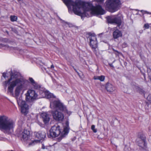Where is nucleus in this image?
<instances>
[{
	"mask_svg": "<svg viewBox=\"0 0 151 151\" xmlns=\"http://www.w3.org/2000/svg\"><path fill=\"white\" fill-rule=\"evenodd\" d=\"M63 2L68 9L72 6L74 13L78 15L84 14L86 17H89L91 15H102L105 13L100 6H93L91 3L84 2L81 0H76L75 2L73 0H63Z\"/></svg>",
	"mask_w": 151,
	"mask_h": 151,
	"instance_id": "1",
	"label": "nucleus"
},
{
	"mask_svg": "<svg viewBox=\"0 0 151 151\" xmlns=\"http://www.w3.org/2000/svg\"><path fill=\"white\" fill-rule=\"evenodd\" d=\"M8 83L9 85L8 87V90L11 93L13 92L14 88L17 85L15 91V94L16 96H17L22 90H25L27 89L28 87V82L23 78L16 79L12 75L8 81L4 82L6 88Z\"/></svg>",
	"mask_w": 151,
	"mask_h": 151,
	"instance_id": "2",
	"label": "nucleus"
},
{
	"mask_svg": "<svg viewBox=\"0 0 151 151\" xmlns=\"http://www.w3.org/2000/svg\"><path fill=\"white\" fill-rule=\"evenodd\" d=\"M43 91H40V95H38L35 91L33 90H29L27 91L26 94V100L28 102H32L36 99L46 97L49 99L51 101L53 98H55V96L54 95L48 91H45V88H42Z\"/></svg>",
	"mask_w": 151,
	"mask_h": 151,
	"instance_id": "3",
	"label": "nucleus"
},
{
	"mask_svg": "<svg viewBox=\"0 0 151 151\" xmlns=\"http://www.w3.org/2000/svg\"><path fill=\"white\" fill-rule=\"evenodd\" d=\"M14 126L13 121L5 115L0 116V130L8 133Z\"/></svg>",
	"mask_w": 151,
	"mask_h": 151,
	"instance_id": "4",
	"label": "nucleus"
},
{
	"mask_svg": "<svg viewBox=\"0 0 151 151\" xmlns=\"http://www.w3.org/2000/svg\"><path fill=\"white\" fill-rule=\"evenodd\" d=\"M68 129L67 127H64L63 130L61 132L60 127L58 125H55L52 127L50 130L49 134H48V136L49 138L55 137L58 136L59 141L65 137L68 133Z\"/></svg>",
	"mask_w": 151,
	"mask_h": 151,
	"instance_id": "5",
	"label": "nucleus"
},
{
	"mask_svg": "<svg viewBox=\"0 0 151 151\" xmlns=\"http://www.w3.org/2000/svg\"><path fill=\"white\" fill-rule=\"evenodd\" d=\"M121 5L120 0H108L106 2V8L114 12L119 9Z\"/></svg>",
	"mask_w": 151,
	"mask_h": 151,
	"instance_id": "6",
	"label": "nucleus"
},
{
	"mask_svg": "<svg viewBox=\"0 0 151 151\" xmlns=\"http://www.w3.org/2000/svg\"><path fill=\"white\" fill-rule=\"evenodd\" d=\"M50 107L55 110H60L61 111H67L65 106L59 100H55L53 102L50 101Z\"/></svg>",
	"mask_w": 151,
	"mask_h": 151,
	"instance_id": "7",
	"label": "nucleus"
},
{
	"mask_svg": "<svg viewBox=\"0 0 151 151\" xmlns=\"http://www.w3.org/2000/svg\"><path fill=\"white\" fill-rule=\"evenodd\" d=\"M106 18L109 23H116L119 25L121 24L123 16L121 14L119 13L117 15L108 16Z\"/></svg>",
	"mask_w": 151,
	"mask_h": 151,
	"instance_id": "8",
	"label": "nucleus"
},
{
	"mask_svg": "<svg viewBox=\"0 0 151 151\" xmlns=\"http://www.w3.org/2000/svg\"><path fill=\"white\" fill-rule=\"evenodd\" d=\"M17 101L18 105L21 107V112L22 113L27 114L28 112L29 106L24 101L22 100V97L19 98H17Z\"/></svg>",
	"mask_w": 151,
	"mask_h": 151,
	"instance_id": "9",
	"label": "nucleus"
},
{
	"mask_svg": "<svg viewBox=\"0 0 151 151\" xmlns=\"http://www.w3.org/2000/svg\"><path fill=\"white\" fill-rule=\"evenodd\" d=\"M53 119L57 121H62L64 116L63 114L61 112L55 110L52 112Z\"/></svg>",
	"mask_w": 151,
	"mask_h": 151,
	"instance_id": "10",
	"label": "nucleus"
},
{
	"mask_svg": "<svg viewBox=\"0 0 151 151\" xmlns=\"http://www.w3.org/2000/svg\"><path fill=\"white\" fill-rule=\"evenodd\" d=\"M90 45L93 51H96L97 47L96 37L95 36H91L90 37Z\"/></svg>",
	"mask_w": 151,
	"mask_h": 151,
	"instance_id": "11",
	"label": "nucleus"
},
{
	"mask_svg": "<svg viewBox=\"0 0 151 151\" xmlns=\"http://www.w3.org/2000/svg\"><path fill=\"white\" fill-rule=\"evenodd\" d=\"M29 136V131L26 129H24L20 135L21 140L24 142H26L28 140Z\"/></svg>",
	"mask_w": 151,
	"mask_h": 151,
	"instance_id": "12",
	"label": "nucleus"
},
{
	"mask_svg": "<svg viewBox=\"0 0 151 151\" xmlns=\"http://www.w3.org/2000/svg\"><path fill=\"white\" fill-rule=\"evenodd\" d=\"M41 116L42 118L43 122L45 124L48 123L50 118L49 115L47 113L45 112L42 113L41 114Z\"/></svg>",
	"mask_w": 151,
	"mask_h": 151,
	"instance_id": "13",
	"label": "nucleus"
},
{
	"mask_svg": "<svg viewBox=\"0 0 151 151\" xmlns=\"http://www.w3.org/2000/svg\"><path fill=\"white\" fill-rule=\"evenodd\" d=\"M137 142L138 145L141 149L142 150H145L147 148V144L146 140H137Z\"/></svg>",
	"mask_w": 151,
	"mask_h": 151,
	"instance_id": "14",
	"label": "nucleus"
},
{
	"mask_svg": "<svg viewBox=\"0 0 151 151\" xmlns=\"http://www.w3.org/2000/svg\"><path fill=\"white\" fill-rule=\"evenodd\" d=\"M35 134L36 138L40 140L43 139L46 136L45 132L42 131L35 132Z\"/></svg>",
	"mask_w": 151,
	"mask_h": 151,
	"instance_id": "15",
	"label": "nucleus"
},
{
	"mask_svg": "<svg viewBox=\"0 0 151 151\" xmlns=\"http://www.w3.org/2000/svg\"><path fill=\"white\" fill-rule=\"evenodd\" d=\"M122 34L121 32L118 29L116 30L113 33V37L114 39H117L122 36Z\"/></svg>",
	"mask_w": 151,
	"mask_h": 151,
	"instance_id": "16",
	"label": "nucleus"
},
{
	"mask_svg": "<svg viewBox=\"0 0 151 151\" xmlns=\"http://www.w3.org/2000/svg\"><path fill=\"white\" fill-rule=\"evenodd\" d=\"M105 88L108 91L112 92L115 90L114 87L112 85L109 83H107L105 86Z\"/></svg>",
	"mask_w": 151,
	"mask_h": 151,
	"instance_id": "17",
	"label": "nucleus"
},
{
	"mask_svg": "<svg viewBox=\"0 0 151 151\" xmlns=\"http://www.w3.org/2000/svg\"><path fill=\"white\" fill-rule=\"evenodd\" d=\"M93 79L94 80H99L101 81H103L105 80V77L103 75L100 76H95L93 77Z\"/></svg>",
	"mask_w": 151,
	"mask_h": 151,
	"instance_id": "18",
	"label": "nucleus"
},
{
	"mask_svg": "<svg viewBox=\"0 0 151 151\" xmlns=\"http://www.w3.org/2000/svg\"><path fill=\"white\" fill-rule=\"evenodd\" d=\"M32 86L33 87V88L35 89H40L39 90V93H40V91H42L43 89L42 88H40V86L36 82L35 83V84H33Z\"/></svg>",
	"mask_w": 151,
	"mask_h": 151,
	"instance_id": "19",
	"label": "nucleus"
},
{
	"mask_svg": "<svg viewBox=\"0 0 151 151\" xmlns=\"http://www.w3.org/2000/svg\"><path fill=\"white\" fill-rule=\"evenodd\" d=\"M138 139H137V140H146V137L143 134H141L140 135H139L138 136Z\"/></svg>",
	"mask_w": 151,
	"mask_h": 151,
	"instance_id": "20",
	"label": "nucleus"
},
{
	"mask_svg": "<svg viewBox=\"0 0 151 151\" xmlns=\"http://www.w3.org/2000/svg\"><path fill=\"white\" fill-rule=\"evenodd\" d=\"M10 19L12 22L15 21L17 19V17L15 16H10Z\"/></svg>",
	"mask_w": 151,
	"mask_h": 151,
	"instance_id": "21",
	"label": "nucleus"
},
{
	"mask_svg": "<svg viewBox=\"0 0 151 151\" xmlns=\"http://www.w3.org/2000/svg\"><path fill=\"white\" fill-rule=\"evenodd\" d=\"M29 80L32 85L33 84H35V83L36 82L32 78H29Z\"/></svg>",
	"mask_w": 151,
	"mask_h": 151,
	"instance_id": "22",
	"label": "nucleus"
},
{
	"mask_svg": "<svg viewBox=\"0 0 151 151\" xmlns=\"http://www.w3.org/2000/svg\"><path fill=\"white\" fill-rule=\"evenodd\" d=\"M91 129L94 133L97 132V130L96 129H95V126L94 125H92L91 127Z\"/></svg>",
	"mask_w": 151,
	"mask_h": 151,
	"instance_id": "23",
	"label": "nucleus"
},
{
	"mask_svg": "<svg viewBox=\"0 0 151 151\" xmlns=\"http://www.w3.org/2000/svg\"><path fill=\"white\" fill-rule=\"evenodd\" d=\"M147 73L148 75L150 78H151V70L150 68H148L147 69Z\"/></svg>",
	"mask_w": 151,
	"mask_h": 151,
	"instance_id": "24",
	"label": "nucleus"
},
{
	"mask_svg": "<svg viewBox=\"0 0 151 151\" xmlns=\"http://www.w3.org/2000/svg\"><path fill=\"white\" fill-rule=\"evenodd\" d=\"M144 27L146 29H147L149 27V24L147 23L144 24Z\"/></svg>",
	"mask_w": 151,
	"mask_h": 151,
	"instance_id": "25",
	"label": "nucleus"
},
{
	"mask_svg": "<svg viewBox=\"0 0 151 151\" xmlns=\"http://www.w3.org/2000/svg\"><path fill=\"white\" fill-rule=\"evenodd\" d=\"M144 91L143 89H141L140 90V92L141 93L144 94V96H145V94L144 93Z\"/></svg>",
	"mask_w": 151,
	"mask_h": 151,
	"instance_id": "26",
	"label": "nucleus"
},
{
	"mask_svg": "<svg viewBox=\"0 0 151 151\" xmlns=\"http://www.w3.org/2000/svg\"><path fill=\"white\" fill-rule=\"evenodd\" d=\"M4 78H5L6 77V74L5 73H3L2 74Z\"/></svg>",
	"mask_w": 151,
	"mask_h": 151,
	"instance_id": "27",
	"label": "nucleus"
},
{
	"mask_svg": "<svg viewBox=\"0 0 151 151\" xmlns=\"http://www.w3.org/2000/svg\"><path fill=\"white\" fill-rule=\"evenodd\" d=\"M95 0L98 2H102L104 1V0Z\"/></svg>",
	"mask_w": 151,
	"mask_h": 151,
	"instance_id": "28",
	"label": "nucleus"
},
{
	"mask_svg": "<svg viewBox=\"0 0 151 151\" xmlns=\"http://www.w3.org/2000/svg\"><path fill=\"white\" fill-rule=\"evenodd\" d=\"M109 64L111 67H112L113 68H114V67L112 64Z\"/></svg>",
	"mask_w": 151,
	"mask_h": 151,
	"instance_id": "29",
	"label": "nucleus"
},
{
	"mask_svg": "<svg viewBox=\"0 0 151 151\" xmlns=\"http://www.w3.org/2000/svg\"><path fill=\"white\" fill-rule=\"evenodd\" d=\"M54 66L53 65H52L51 66V68H54Z\"/></svg>",
	"mask_w": 151,
	"mask_h": 151,
	"instance_id": "30",
	"label": "nucleus"
},
{
	"mask_svg": "<svg viewBox=\"0 0 151 151\" xmlns=\"http://www.w3.org/2000/svg\"><path fill=\"white\" fill-rule=\"evenodd\" d=\"M4 46L6 47H8V46L7 45H5Z\"/></svg>",
	"mask_w": 151,
	"mask_h": 151,
	"instance_id": "31",
	"label": "nucleus"
},
{
	"mask_svg": "<svg viewBox=\"0 0 151 151\" xmlns=\"http://www.w3.org/2000/svg\"><path fill=\"white\" fill-rule=\"evenodd\" d=\"M6 32L7 33V34H8V32L7 31H6Z\"/></svg>",
	"mask_w": 151,
	"mask_h": 151,
	"instance_id": "32",
	"label": "nucleus"
},
{
	"mask_svg": "<svg viewBox=\"0 0 151 151\" xmlns=\"http://www.w3.org/2000/svg\"><path fill=\"white\" fill-rule=\"evenodd\" d=\"M18 1H21L22 0H17Z\"/></svg>",
	"mask_w": 151,
	"mask_h": 151,
	"instance_id": "33",
	"label": "nucleus"
},
{
	"mask_svg": "<svg viewBox=\"0 0 151 151\" xmlns=\"http://www.w3.org/2000/svg\"><path fill=\"white\" fill-rule=\"evenodd\" d=\"M66 24L68 25H69L68 24V23H66Z\"/></svg>",
	"mask_w": 151,
	"mask_h": 151,
	"instance_id": "34",
	"label": "nucleus"
},
{
	"mask_svg": "<svg viewBox=\"0 0 151 151\" xmlns=\"http://www.w3.org/2000/svg\"><path fill=\"white\" fill-rule=\"evenodd\" d=\"M150 14H151V13H150Z\"/></svg>",
	"mask_w": 151,
	"mask_h": 151,
	"instance_id": "35",
	"label": "nucleus"
}]
</instances>
